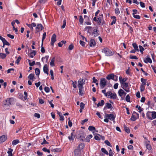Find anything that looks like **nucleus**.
Returning a JSON list of instances; mask_svg holds the SVG:
<instances>
[{"label":"nucleus","instance_id":"9d476101","mask_svg":"<svg viewBox=\"0 0 156 156\" xmlns=\"http://www.w3.org/2000/svg\"><path fill=\"white\" fill-rule=\"evenodd\" d=\"M96 44L95 40L93 39H91L90 41L89 45L90 47H94Z\"/></svg>","mask_w":156,"mask_h":156},{"label":"nucleus","instance_id":"bf43d9fd","mask_svg":"<svg viewBox=\"0 0 156 156\" xmlns=\"http://www.w3.org/2000/svg\"><path fill=\"white\" fill-rule=\"evenodd\" d=\"M74 47V46L73 44H70L68 47V49L70 50H72Z\"/></svg>","mask_w":156,"mask_h":156},{"label":"nucleus","instance_id":"6e6d98bb","mask_svg":"<svg viewBox=\"0 0 156 156\" xmlns=\"http://www.w3.org/2000/svg\"><path fill=\"white\" fill-rule=\"evenodd\" d=\"M46 35V33L45 32H44L43 34V37L42 39V42L43 43V41L44 40L45 38Z\"/></svg>","mask_w":156,"mask_h":156},{"label":"nucleus","instance_id":"f8f14e48","mask_svg":"<svg viewBox=\"0 0 156 156\" xmlns=\"http://www.w3.org/2000/svg\"><path fill=\"white\" fill-rule=\"evenodd\" d=\"M75 137L74 133L73 132L71 133V136L68 137V138L70 140H73Z\"/></svg>","mask_w":156,"mask_h":156},{"label":"nucleus","instance_id":"393cba45","mask_svg":"<svg viewBox=\"0 0 156 156\" xmlns=\"http://www.w3.org/2000/svg\"><path fill=\"white\" fill-rule=\"evenodd\" d=\"M113 76L114 74H109L106 76V79L108 80H110V79L112 80Z\"/></svg>","mask_w":156,"mask_h":156},{"label":"nucleus","instance_id":"de8ad7c7","mask_svg":"<svg viewBox=\"0 0 156 156\" xmlns=\"http://www.w3.org/2000/svg\"><path fill=\"white\" fill-rule=\"evenodd\" d=\"M139 47L140 48V52L141 53H143V51L144 50V48H143V47L142 46H141V45H139Z\"/></svg>","mask_w":156,"mask_h":156},{"label":"nucleus","instance_id":"603ef678","mask_svg":"<svg viewBox=\"0 0 156 156\" xmlns=\"http://www.w3.org/2000/svg\"><path fill=\"white\" fill-rule=\"evenodd\" d=\"M79 137H80V140L82 141H83L84 140L85 138V134L83 135L82 136H80Z\"/></svg>","mask_w":156,"mask_h":156},{"label":"nucleus","instance_id":"680f3d73","mask_svg":"<svg viewBox=\"0 0 156 156\" xmlns=\"http://www.w3.org/2000/svg\"><path fill=\"white\" fill-rule=\"evenodd\" d=\"M21 59V58L20 56L19 57L17 60H16V63L18 64L19 63L20 60Z\"/></svg>","mask_w":156,"mask_h":156},{"label":"nucleus","instance_id":"ea45409f","mask_svg":"<svg viewBox=\"0 0 156 156\" xmlns=\"http://www.w3.org/2000/svg\"><path fill=\"white\" fill-rule=\"evenodd\" d=\"M124 129L125 131L127 133H130L129 129L126 126H124Z\"/></svg>","mask_w":156,"mask_h":156},{"label":"nucleus","instance_id":"69168bd1","mask_svg":"<svg viewBox=\"0 0 156 156\" xmlns=\"http://www.w3.org/2000/svg\"><path fill=\"white\" fill-rule=\"evenodd\" d=\"M76 84H77L76 82V81L75 82H73L72 84H73V87L74 88H76V87H77Z\"/></svg>","mask_w":156,"mask_h":156},{"label":"nucleus","instance_id":"09e8293b","mask_svg":"<svg viewBox=\"0 0 156 156\" xmlns=\"http://www.w3.org/2000/svg\"><path fill=\"white\" fill-rule=\"evenodd\" d=\"M105 143L108 146L112 147V145H111L110 143L109 142V141L108 140H106L105 141Z\"/></svg>","mask_w":156,"mask_h":156},{"label":"nucleus","instance_id":"2eb2a0df","mask_svg":"<svg viewBox=\"0 0 156 156\" xmlns=\"http://www.w3.org/2000/svg\"><path fill=\"white\" fill-rule=\"evenodd\" d=\"M93 137V136L91 134H90L85 139V140L86 142H89L90 141V139L92 138Z\"/></svg>","mask_w":156,"mask_h":156},{"label":"nucleus","instance_id":"f3484780","mask_svg":"<svg viewBox=\"0 0 156 156\" xmlns=\"http://www.w3.org/2000/svg\"><path fill=\"white\" fill-rule=\"evenodd\" d=\"M36 51H33L28 54V56L32 58H33L35 55Z\"/></svg>","mask_w":156,"mask_h":156},{"label":"nucleus","instance_id":"20e7f679","mask_svg":"<svg viewBox=\"0 0 156 156\" xmlns=\"http://www.w3.org/2000/svg\"><path fill=\"white\" fill-rule=\"evenodd\" d=\"M14 101V99L12 98H7L5 100L6 103L5 104V105H10Z\"/></svg>","mask_w":156,"mask_h":156},{"label":"nucleus","instance_id":"f257e3e1","mask_svg":"<svg viewBox=\"0 0 156 156\" xmlns=\"http://www.w3.org/2000/svg\"><path fill=\"white\" fill-rule=\"evenodd\" d=\"M102 52L107 56H111L113 54V52L107 48H104L102 50Z\"/></svg>","mask_w":156,"mask_h":156},{"label":"nucleus","instance_id":"a19ab883","mask_svg":"<svg viewBox=\"0 0 156 156\" xmlns=\"http://www.w3.org/2000/svg\"><path fill=\"white\" fill-rule=\"evenodd\" d=\"M79 21L81 24H82L83 23V19L82 16H80Z\"/></svg>","mask_w":156,"mask_h":156},{"label":"nucleus","instance_id":"a878e982","mask_svg":"<svg viewBox=\"0 0 156 156\" xmlns=\"http://www.w3.org/2000/svg\"><path fill=\"white\" fill-rule=\"evenodd\" d=\"M55 61V58L53 57L51 60L50 63V65L51 66H55L54 62Z\"/></svg>","mask_w":156,"mask_h":156},{"label":"nucleus","instance_id":"b1692460","mask_svg":"<svg viewBox=\"0 0 156 156\" xmlns=\"http://www.w3.org/2000/svg\"><path fill=\"white\" fill-rule=\"evenodd\" d=\"M104 104V102L103 100H101V102H99L98 103L97 105V106L99 107V106H102Z\"/></svg>","mask_w":156,"mask_h":156},{"label":"nucleus","instance_id":"4c0bfd02","mask_svg":"<svg viewBox=\"0 0 156 156\" xmlns=\"http://www.w3.org/2000/svg\"><path fill=\"white\" fill-rule=\"evenodd\" d=\"M6 56L5 54L0 53V57L2 58H4Z\"/></svg>","mask_w":156,"mask_h":156},{"label":"nucleus","instance_id":"13d9d810","mask_svg":"<svg viewBox=\"0 0 156 156\" xmlns=\"http://www.w3.org/2000/svg\"><path fill=\"white\" fill-rule=\"evenodd\" d=\"M114 155V153L112 152V150L111 149H110L109 151V156H113Z\"/></svg>","mask_w":156,"mask_h":156},{"label":"nucleus","instance_id":"c85d7f7f","mask_svg":"<svg viewBox=\"0 0 156 156\" xmlns=\"http://www.w3.org/2000/svg\"><path fill=\"white\" fill-rule=\"evenodd\" d=\"M77 134L79 136H80L84 135V132L82 130H79L77 131Z\"/></svg>","mask_w":156,"mask_h":156},{"label":"nucleus","instance_id":"1a4fd4ad","mask_svg":"<svg viewBox=\"0 0 156 156\" xmlns=\"http://www.w3.org/2000/svg\"><path fill=\"white\" fill-rule=\"evenodd\" d=\"M43 28L44 27L41 24H37V26L36 28V31L37 32H38L40 30L41 31Z\"/></svg>","mask_w":156,"mask_h":156},{"label":"nucleus","instance_id":"6e6552de","mask_svg":"<svg viewBox=\"0 0 156 156\" xmlns=\"http://www.w3.org/2000/svg\"><path fill=\"white\" fill-rule=\"evenodd\" d=\"M56 35L54 34H53L51 38V45L53 46L54 44V43L56 41Z\"/></svg>","mask_w":156,"mask_h":156},{"label":"nucleus","instance_id":"8fccbe9b","mask_svg":"<svg viewBox=\"0 0 156 156\" xmlns=\"http://www.w3.org/2000/svg\"><path fill=\"white\" fill-rule=\"evenodd\" d=\"M133 16L134 18L138 19H139L140 18V16L138 15L133 14Z\"/></svg>","mask_w":156,"mask_h":156},{"label":"nucleus","instance_id":"79ce46f5","mask_svg":"<svg viewBox=\"0 0 156 156\" xmlns=\"http://www.w3.org/2000/svg\"><path fill=\"white\" fill-rule=\"evenodd\" d=\"M146 147L147 149L149 150H150L152 148L151 145L149 144H146Z\"/></svg>","mask_w":156,"mask_h":156},{"label":"nucleus","instance_id":"e433bc0d","mask_svg":"<svg viewBox=\"0 0 156 156\" xmlns=\"http://www.w3.org/2000/svg\"><path fill=\"white\" fill-rule=\"evenodd\" d=\"M35 73L36 75L39 76L40 73V70L38 68H36L35 69Z\"/></svg>","mask_w":156,"mask_h":156},{"label":"nucleus","instance_id":"c756f323","mask_svg":"<svg viewBox=\"0 0 156 156\" xmlns=\"http://www.w3.org/2000/svg\"><path fill=\"white\" fill-rule=\"evenodd\" d=\"M13 151V150L12 149L9 148V151L7 152V153L9 154L8 156H12V151Z\"/></svg>","mask_w":156,"mask_h":156},{"label":"nucleus","instance_id":"4468645a","mask_svg":"<svg viewBox=\"0 0 156 156\" xmlns=\"http://www.w3.org/2000/svg\"><path fill=\"white\" fill-rule=\"evenodd\" d=\"M43 70L44 72V73L47 74V75H48V66L47 65H45L43 67Z\"/></svg>","mask_w":156,"mask_h":156},{"label":"nucleus","instance_id":"7c9ffc66","mask_svg":"<svg viewBox=\"0 0 156 156\" xmlns=\"http://www.w3.org/2000/svg\"><path fill=\"white\" fill-rule=\"evenodd\" d=\"M136 108H138V109L139 110V112L140 113H141V112L143 111L144 109L141 108L140 106H139L138 105H137L136 106Z\"/></svg>","mask_w":156,"mask_h":156},{"label":"nucleus","instance_id":"c03bdc74","mask_svg":"<svg viewBox=\"0 0 156 156\" xmlns=\"http://www.w3.org/2000/svg\"><path fill=\"white\" fill-rule=\"evenodd\" d=\"M43 43H42V44H41V51L42 53H44L45 52V50L44 49V47L43 46Z\"/></svg>","mask_w":156,"mask_h":156},{"label":"nucleus","instance_id":"0e129e2a","mask_svg":"<svg viewBox=\"0 0 156 156\" xmlns=\"http://www.w3.org/2000/svg\"><path fill=\"white\" fill-rule=\"evenodd\" d=\"M3 44L5 45H7L9 46L10 45V44L5 40L4 42H3Z\"/></svg>","mask_w":156,"mask_h":156},{"label":"nucleus","instance_id":"f03ea898","mask_svg":"<svg viewBox=\"0 0 156 156\" xmlns=\"http://www.w3.org/2000/svg\"><path fill=\"white\" fill-rule=\"evenodd\" d=\"M108 82L105 78H102L100 79V82L99 83L101 89H103L107 84Z\"/></svg>","mask_w":156,"mask_h":156},{"label":"nucleus","instance_id":"423d86ee","mask_svg":"<svg viewBox=\"0 0 156 156\" xmlns=\"http://www.w3.org/2000/svg\"><path fill=\"white\" fill-rule=\"evenodd\" d=\"M139 115L136 112H134L132 115L131 119L132 120L135 121L136 120L137 118H138Z\"/></svg>","mask_w":156,"mask_h":156},{"label":"nucleus","instance_id":"5fc2aeb1","mask_svg":"<svg viewBox=\"0 0 156 156\" xmlns=\"http://www.w3.org/2000/svg\"><path fill=\"white\" fill-rule=\"evenodd\" d=\"M131 59H137L138 58L135 55H130L129 57Z\"/></svg>","mask_w":156,"mask_h":156},{"label":"nucleus","instance_id":"dca6fc26","mask_svg":"<svg viewBox=\"0 0 156 156\" xmlns=\"http://www.w3.org/2000/svg\"><path fill=\"white\" fill-rule=\"evenodd\" d=\"M75 156H79L80 154V150L78 149L75 150L74 151Z\"/></svg>","mask_w":156,"mask_h":156},{"label":"nucleus","instance_id":"49530a36","mask_svg":"<svg viewBox=\"0 0 156 156\" xmlns=\"http://www.w3.org/2000/svg\"><path fill=\"white\" fill-rule=\"evenodd\" d=\"M145 86L141 85L140 86V90L141 92H143L144 90Z\"/></svg>","mask_w":156,"mask_h":156},{"label":"nucleus","instance_id":"bb28decb","mask_svg":"<svg viewBox=\"0 0 156 156\" xmlns=\"http://www.w3.org/2000/svg\"><path fill=\"white\" fill-rule=\"evenodd\" d=\"M113 19L112 20V21L111 23V25H112L113 24H114L115 23V22L116 21V17L115 16H113L111 17Z\"/></svg>","mask_w":156,"mask_h":156},{"label":"nucleus","instance_id":"37998d69","mask_svg":"<svg viewBox=\"0 0 156 156\" xmlns=\"http://www.w3.org/2000/svg\"><path fill=\"white\" fill-rule=\"evenodd\" d=\"M89 130L90 131H93L95 130V128L93 126H90L88 128Z\"/></svg>","mask_w":156,"mask_h":156},{"label":"nucleus","instance_id":"6ab92c4d","mask_svg":"<svg viewBox=\"0 0 156 156\" xmlns=\"http://www.w3.org/2000/svg\"><path fill=\"white\" fill-rule=\"evenodd\" d=\"M93 34H94V37L97 36L99 34V31L97 29H94V30Z\"/></svg>","mask_w":156,"mask_h":156},{"label":"nucleus","instance_id":"ddd939ff","mask_svg":"<svg viewBox=\"0 0 156 156\" xmlns=\"http://www.w3.org/2000/svg\"><path fill=\"white\" fill-rule=\"evenodd\" d=\"M6 139L7 137L5 135H2L0 136V143L4 142Z\"/></svg>","mask_w":156,"mask_h":156},{"label":"nucleus","instance_id":"4d7b16f0","mask_svg":"<svg viewBox=\"0 0 156 156\" xmlns=\"http://www.w3.org/2000/svg\"><path fill=\"white\" fill-rule=\"evenodd\" d=\"M44 90L47 93L49 92L50 91L49 88L48 87H45Z\"/></svg>","mask_w":156,"mask_h":156},{"label":"nucleus","instance_id":"a18cd8bd","mask_svg":"<svg viewBox=\"0 0 156 156\" xmlns=\"http://www.w3.org/2000/svg\"><path fill=\"white\" fill-rule=\"evenodd\" d=\"M130 97L129 95H126V100L128 102H130Z\"/></svg>","mask_w":156,"mask_h":156},{"label":"nucleus","instance_id":"774afa93","mask_svg":"<svg viewBox=\"0 0 156 156\" xmlns=\"http://www.w3.org/2000/svg\"><path fill=\"white\" fill-rule=\"evenodd\" d=\"M34 116L37 118H39L40 117V115L38 113H35L34 115Z\"/></svg>","mask_w":156,"mask_h":156},{"label":"nucleus","instance_id":"aec40b11","mask_svg":"<svg viewBox=\"0 0 156 156\" xmlns=\"http://www.w3.org/2000/svg\"><path fill=\"white\" fill-rule=\"evenodd\" d=\"M146 116L147 118L150 120H151V112L150 111H148L146 113Z\"/></svg>","mask_w":156,"mask_h":156},{"label":"nucleus","instance_id":"39448f33","mask_svg":"<svg viewBox=\"0 0 156 156\" xmlns=\"http://www.w3.org/2000/svg\"><path fill=\"white\" fill-rule=\"evenodd\" d=\"M105 117L112 121H113L115 119V116L112 114H106L105 115Z\"/></svg>","mask_w":156,"mask_h":156},{"label":"nucleus","instance_id":"cd10ccee","mask_svg":"<svg viewBox=\"0 0 156 156\" xmlns=\"http://www.w3.org/2000/svg\"><path fill=\"white\" fill-rule=\"evenodd\" d=\"M34 74H30L28 76V79L30 80H33L34 78Z\"/></svg>","mask_w":156,"mask_h":156},{"label":"nucleus","instance_id":"f704fd0d","mask_svg":"<svg viewBox=\"0 0 156 156\" xmlns=\"http://www.w3.org/2000/svg\"><path fill=\"white\" fill-rule=\"evenodd\" d=\"M20 142L18 140H15L13 141L12 144L13 145H15Z\"/></svg>","mask_w":156,"mask_h":156},{"label":"nucleus","instance_id":"2f4dec72","mask_svg":"<svg viewBox=\"0 0 156 156\" xmlns=\"http://www.w3.org/2000/svg\"><path fill=\"white\" fill-rule=\"evenodd\" d=\"M141 81L142 82V83L141 85H143L144 86H145L146 84V80L143 78H141Z\"/></svg>","mask_w":156,"mask_h":156},{"label":"nucleus","instance_id":"412c9836","mask_svg":"<svg viewBox=\"0 0 156 156\" xmlns=\"http://www.w3.org/2000/svg\"><path fill=\"white\" fill-rule=\"evenodd\" d=\"M144 62L145 63H147L149 62L150 63H152V60L150 58H146L144 61Z\"/></svg>","mask_w":156,"mask_h":156},{"label":"nucleus","instance_id":"e2e57ef3","mask_svg":"<svg viewBox=\"0 0 156 156\" xmlns=\"http://www.w3.org/2000/svg\"><path fill=\"white\" fill-rule=\"evenodd\" d=\"M79 89V94L80 95H82V91L83 89V88H78Z\"/></svg>","mask_w":156,"mask_h":156},{"label":"nucleus","instance_id":"72a5a7b5","mask_svg":"<svg viewBox=\"0 0 156 156\" xmlns=\"http://www.w3.org/2000/svg\"><path fill=\"white\" fill-rule=\"evenodd\" d=\"M121 85L122 86V88H126L127 87H128V83H121Z\"/></svg>","mask_w":156,"mask_h":156},{"label":"nucleus","instance_id":"0eeeda50","mask_svg":"<svg viewBox=\"0 0 156 156\" xmlns=\"http://www.w3.org/2000/svg\"><path fill=\"white\" fill-rule=\"evenodd\" d=\"M108 96H110V98L111 99H115L117 98L115 94H113L110 91L108 92Z\"/></svg>","mask_w":156,"mask_h":156},{"label":"nucleus","instance_id":"473e14b6","mask_svg":"<svg viewBox=\"0 0 156 156\" xmlns=\"http://www.w3.org/2000/svg\"><path fill=\"white\" fill-rule=\"evenodd\" d=\"M84 144L83 143H81L78 146V148L79 149H82L84 147Z\"/></svg>","mask_w":156,"mask_h":156},{"label":"nucleus","instance_id":"c9c22d12","mask_svg":"<svg viewBox=\"0 0 156 156\" xmlns=\"http://www.w3.org/2000/svg\"><path fill=\"white\" fill-rule=\"evenodd\" d=\"M101 151L102 152L104 153L105 154L107 155L108 154V152L106 150L105 148H101Z\"/></svg>","mask_w":156,"mask_h":156},{"label":"nucleus","instance_id":"a211bd4d","mask_svg":"<svg viewBox=\"0 0 156 156\" xmlns=\"http://www.w3.org/2000/svg\"><path fill=\"white\" fill-rule=\"evenodd\" d=\"M124 91L122 89H120L118 91V94L119 96L122 98V97L124 94Z\"/></svg>","mask_w":156,"mask_h":156},{"label":"nucleus","instance_id":"052dcab7","mask_svg":"<svg viewBox=\"0 0 156 156\" xmlns=\"http://www.w3.org/2000/svg\"><path fill=\"white\" fill-rule=\"evenodd\" d=\"M115 13L117 14H119L120 13V12L118 8H116L115 10Z\"/></svg>","mask_w":156,"mask_h":156},{"label":"nucleus","instance_id":"9b49d317","mask_svg":"<svg viewBox=\"0 0 156 156\" xmlns=\"http://www.w3.org/2000/svg\"><path fill=\"white\" fill-rule=\"evenodd\" d=\"M98 23L99 25H103L105 23V21L103 18H98Z\"/></svg>","mask_w":156,"mask_h":156},{"label":"nucleus","instance_id":"5701e85b","mask_svg":"<svg viewBox=\"0 0 156 156\" xmlns=\"http://www.w3.org/2000/svg\"><path fill=\"white\" fill-rule=\"evenodd\" d=\"M132 45L135 50L136 51H139L138 46L135 43H134L132 44Z\"/></svg>","mask_w":156,"mask_h":156},{"label":"nucleus","instance_id":"338daca9","mask_svg":"<svg viewBox=\"0 0 156 156\" xmlns=\"http://www.w3.org/2000/svg\"><path fill=\"white\" fill-rule=\"evenodd\" d=\"M112 80L115 81H117L118 80L117 76L114 74Z\"/></svg>","mask_w":156,"mask_h":156},{"label":"nucleus","instance_id":"864d4df0","mask_svg":"<svg viewBox=\"0 0 156 156\" xmlns=\"http://www.w3.org/2000/svg\"><path fill=\"white\" fill-rule=\"evenodd\" d=\"M66 20L65 19H64L63 21V24L62 27V28H64L66 25Z\"/></svg>","mask_w":156,"mask_h":156},{"label":"nucleus","instance_id":"7ed1b4c3","mask_svg":"<svg viewBox=\"0 0 156 156\" xmlns=\"http://www.w3.org/2000/svg\"><path fill=\"white\" fill-rule=\"evenodd\" d=\"M85 80L83 79L80 78L78 82V88H83V85L85 84Z\"/></svg>","mask_w":156,"mask_h":156},{"label":"nucleus","instance_id":"3c124183","mask_svg":"<svg viewBox=\"0 0 156 156\" xmlns=\"http://www.w3.org/2000/svg\"><path fill=\"white\" fill-rule=\"evenodd\" d=\"M42 150L44 152H47L49 153L50 151L49 150L47 149L46 147H44L42 149Z\"/></svg>","mask_w":156,"mask_h":156},{"label":"nucleus","instance_id":"4be33fe9","mask_svg":"<svg viewBox=\"0 0 156 156\" xmlns=\"http://www.w3.org/2000/svg\"><path fill=\"white\" fill-rule=\"evenodd\" d=\"M106 106H105L104 108V109L105 110L106 108H111L112 107V105L111 104L109 103H107L106 104Z\"/></svg>","mask_w":156,"mask_h":156},{"label":"nucleus","instance_id":"58836bf2","mask_svg":"<svg viewBox=\"0 0 156 156\" xmlns=\"http://www.w3.org/2000/svg\"><path fill=\"white\" fill-rule=\"evenodd\" d=\"M153 116L151 117V120L156 118V112L154 111L152 112Z\"/></svg>","mask_w":156,"mask_h":156}]
</instances>
